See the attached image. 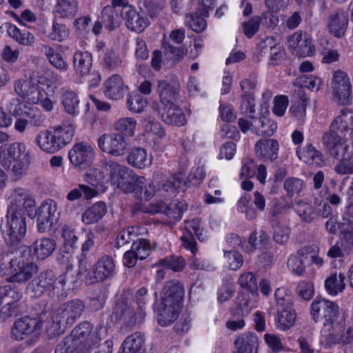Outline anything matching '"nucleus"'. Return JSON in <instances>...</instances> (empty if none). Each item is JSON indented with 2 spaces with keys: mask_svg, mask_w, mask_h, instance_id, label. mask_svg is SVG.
<instances>
[{
  "mask_svg": "<svg viewBox=\"0 0 353 353\" xmlns=\"http://www.w3.org/2000/svg\"><path fill=\"white\" fill-rule=\"evenodd\" d=\"M353 114L350 111L342 110L329 126V130L323 133L322 141L327 148H332L335 155H339L345 148L346 137L352 135Z\"/></svg>",
  "mask_w": 353,
  "mask_h": 353,
  "instance_id": "obj_1",
  "label": "nucleus"
},
{
  "mask_svg": "<svg viewBox=\"0 0 353 353\" xmlns=\"http://www.w3.org/2000/svg\"><path fill=\"white\" fill-rule=\"evenodd\" d=\"M74 134L72 124H64L54 128L52 131H41L36 140L39 147L48 153H54L69 143Z\"/></svg>",
  "mask_w": 353,
  "mask_h": 353,
  "instance_id": "obj_2",
  "label": "nucleus"
},
{
  "mask_svg": "<svg viewBox=\"0 0 353 353\" xmlns=\"http://www.w3.org/2000/svg\"><path fill=\"white\" fill-rule=\"evenodd\" d=\"M43 322L39 317L25 316L17 319L10 330V337L17 341H24L27 347L34 345L40 339Z\"/></svg>",
  "mask_w": 353,
  "mask_h": 353,
  "instance_id": "obj_3",
  "label": "nucleus"
},
{
  "mask_svg": "<svg viewBox=\"0 0 353 353\" xmlns=\"http://www.w3.org/2000/svg\"><path fill=\"white\" fill-rule=\"evenodd\" d=\"M7 226L8 228L7 245L19 248L27 231V223L21 204L12 202L7 213Z\"/></svg>",
  "mask_w": 353,
  "mask_h": 353,
  "instance_id": "obj_4",
  "label": "nucleus"
},
{
  "mask_svg": "<svg viewBox=\"0 0 353 353\" xmlns=\"http://www.w3.org/2000/svg\"><path fill=\"white\" fill-rule=\"evenodd\" d=\"M84 309L85 305L79 299L72 300L61 305L52 317L53 334L54 335L63 334L66 327H71L76 322Z\"/></svg>",
  "mask_w": 353,
  "mask_h": 353,
  "instance_id": "obj_5",
  "label": "nucleus"
},
{
  "mask_svg": "<svg viewBox=\"0 0 353 353\" xmlns=\"http://www.w3.org/2000/svg\"><path fill=\"white\" fill-rule=\"evenodd\" d=\"M65 282V275L57 276L53 270H46L29 283L27 291L32 297L40 298L46 293H54L59 287L63 288Z\"/></svg>",
  "mask_w": 353,
  "mask_h": 353,
  "instance_id": "obj_6",
  "label": "nucleus"
},
{
  "mask_svg": "<svg viewBox=\"0 0 353 353\" xmlns=\"http://www.w3.org/2000/svg\"><path fill=\"white\" fill-rule=\"evenodd\" d=\"M6 152L3 167L14 176H21L30 163L29 150L23 143L14 142L8 145Z\"/></svg>",
  "mask_w": 353,
  "mask_h": 353,
  "instance_id": "obj_7",
  "label": "nucleus"
},
{
  "mask_svg": "<svg viewBox=\"0 0 353 353\" xmlns=\"http://www.w3.org/2000/svg\"><path fill=\"white\" fill-rule=\"evenodd\" d=\"M43 79L40 72L35 70H29L26 75V79H19L14 82V91L27 103L36 104L42 97L39 85L43 83Z\"/></svg>",
  "mask_w": 353,
  "mask_h": 353,
  "instance_id": "obj_8",
  "label": "nucleus"
},
{
  "mask_svg": "<svg viewBox=\"0 0 353 353\" xmlns=\"http://www.w3.org/2000/svg\"><path fill=\"white\" fill-rule=\"evenodd\" d=\"M84 179L87 185H79V188L72 190L67 196V199H79L83 194L85 199H92L99 196L105 192L107 187L103 184V173L98 169H90L85 174Z\"/></svg>",
  "mask_w": 353,
  "mask_h": 353,
  "instance_id": "obj_9",
  "label": "nucleus"
},
{
  "mask_svg": "<svg viewBox=\"0 0 353 353\" xmlns=\"http://www.w3.org/2000/svg\"><path fill=\"white\" fill-rule=\"evenodd\" d=\"M83 271L86 272L85 274L86 285L102 282L114 276L115 271L114 261L111 256L105 254L96 262L92 269L89 271L85 270V266L83 265V263L81 261L79 274H81Z\"/></svg>",
  "mask_w": 353,
  "mask_h": 353,
  "instance_id": "obj_10",
  "label": "nucleus"
},
{
  "mask_svg": "<svg viewBox=\"0 0 353 353\" xmlns=\"http://www.w3.org/2000/svg\"><path fill=\"white\" fill-rule=\"evenodd\" d=\"M310 314L316 323L333 327L339 317V306L333 301L316 297L311 304Z\"/></svg>",
  "mask_w": 353,
  "mask_h": 353,
  "instance_id": "obj_11",
  "label": "nucleus"
},
{
  "mask_svg": "<svg viewBox=\"0 0 353 353\" xmlns=\"http://www.w3.org/2000/svg\"><path fill=\"white\" fill-rule=\"evenodd\" d=\"M163 174L160 171L154 172L151 183L145 187L144 195L146 197H175L179 193L180 179L174 177V181L163 179Z\"/></svg>",
  "mask_w": 353,
  "mask_h": 353,
  "instance_id": "obj_12",
  "label": "nucleus"
},
{
  "mask_svg": "<svg viewBox=\"0 0 353 353\" xmlns=\"http://www.w3.org/2000/svg\"><path fill=\"white\" fill-rule=\"evenodd\" d=\"M107 172L117 187L121 188L125 192H133V187L129 181L134 176V171L125 165H121L113 160H105L103 163Z\"/></svg>",
  "mask_w": 353,
  "mask_h": 353,
  "instance_id": "obj_13",
  "label": "nucleus"
},
{
  "mask_svg": "<svg viewBox=\"0 0 353 353\" xmlns=\"http://www.w3.org/2000/svg\"><path fill=\"white\" fill-rule=\"evenodd\" d=\"M102 329V327H97L95 331L92 332V326L90 322L81 323L72 332L74 345L76 347L85 346L90 349L91 346L96 345L101 340L100 332Z\"/></svg>",
  "mask_w": 353,
  "mask_h": 353,
  "instance_id": "obj_14",
  "label": "nucleus"
},
{
  "mask_svg": "<svg viewBox=\"0 0 353 353\" xmlns=\"http://www.w3.org/2000/svg\"><path fill=\"white\" fill-rule=\"evenodd\" d=\"M332 94L342 105H347L352 100V84L346 72L338 70L333 74L332 81Z\"/></svg>",
  "mask_w": 353,
  "mask_h": 353,
  "instance_id": "obj_15",
  "label": "nucleus"
},
{
  "mask_svg": "<svg viewBox=\"0 0 353 353\" xmlns=\"http://www.w3.org/2000/svg\"><path fill=\"white\" fill-rule=\"evenodd\" d=\"M114 314L117 321L121 322L126 327H133L139 321H142L145 312H136L134 308L125 301L118 302L114 310Z\"/></svg>",
  "mask_w": 353,
  "mask_h": 353,
  "instance_id": "obj_16",
  "label": "nucleus"
},
{
  "mask_svg": "<svg viewBox=\"0 0 353 353\" xmlns=\"http://www.w3.org/2000/svg\"><path fill=\"white\" fill-rule=\"evenodd\" d=\"M25 257L23 253L17 255L12 275L8 278V281L22 283L31 279L38 272L37 265L28 261L24 259Z\"/></svg>",
  "mask_w": 353,
  "mask_h": 353,
  "instance_id": "obj_17",
  "label": "nucleus"
},
{
  "mask_svg": "<svg viewBox=\"0 0 353 353\" xmlns=\"http://www.w3.org/2000/svg\"><path fill=\"white\" fill-rule=\"evenodd\" d=\"M99 148L114 157H119L125 153L127 143L121 134H104L98 140Z\"/></svg>",
  "mask_w": 353,
  "mask_h": 353,
  "instance_id": "obj_18",
  "label": "nucleus"
},
{
  "mask_svg": "<svg viewBox=\"0 0 353 353\" xmlns=\"http://www.w3.org/2000/svg\"><path fill=\"white\" fill-rule=\"evenodd\" d=\"M23 254L24 256H30V250L23 246L19 248L10 247L6 245L0 252V276L12 275L14 265L16 263V256L19 254Z\"/></svg>",
  "mask_w": 353,
  "mask_h": 353,
  "instance_id": "obj_19",
  "label": "nucleus"
},
{
  "mask_svg": "<svg viewBox=\"0 0 353 353\" xmlns=\"http://www.w3.org/2000/svg\"><path fill=\"white\" fill-rule=\"evenodd\" d=\"M288 42L292 53L299 57L311 56L314 50L310 35L301 30H298L289 37Z\"/></svg>",
  "mask_w": 353,
  "mask_h": 353,
  "instance_id": "obj_20",
  "label": "nucleus"
},
{
  "mask_svg": "<svg viewBox=\"0 0 353 353\" xmlns=\"http://www.w3.org/2000/svg\"><path fill=\"white\" fill-rule=\"evenodd\" d=\"M69 159L75 167H88L94 157L93 148L88 143L80 142L74 144L69 152Z\"/></svg>",
  "mask_w": 353,
  "mask_h": 353,
  "instance_id": "obj_21",
  "label": "nucleus"
},
{
  "mask_svg": "<svg viewBox=\"0 0 353 353\" xmlns=\"http://www.w3.org/2000/svg\"><path fill=\"white\" fill-rule=\"evenodd\" d=\"M154 109L161 119L168 125L182 126L186 123L183 110L174 102L168 105H155Z\"/></svg>",
  "mask_w": 353,
  "mask_h": 353,
  "instance_id": "obj_22",
  "label": "nucleus"
},
{
  "mask_svg": "<svg viewBox=\"0 0 353 353\" xmlns=\"http://www.w3.org/2000/svg\"><path fill=\"white\" fill-rule=\"evenodd\" d=\"M200 223V220L197 219L185 221L183 235L181 237L183 247L190 250L194 255L197 252V248L193 233L200 241H203L204 239L202 237V229L201 228Z\"/></svg>",
  "mask_w": 353,
  "mask_h": 353,
  "instance_id": "obj_23",
  "label": "nucleus"
},
{
  "mask_svg": "<svg viewBox=\"0 0 353 353\" xmlns=\"http://www.w3.org/2000/svg\"><path fill=\"white\" fill-rule=\"evenodd\" d=\"M121 17L125 22L126 27L131 31L142 32L149 25L148 17L138 12L135 7H127L124 12H121Z\"/></svg>",
  "mask_w": 353,
  "mask_h": 353,
  "instance_id": "obj_24",
  "label": "nucleus"
},
{
  "mask_svg": "<svg viewBox=\"0 0 353 353\" xmlns=\"http://www.w3.org/2000/svg\"><path fill=\"white\" fill-rule=\"evenodd\" d=\"M348 15L342 10L330 13L327 19V29L334 37L341 39L345 35L348 27Z\"/></svg>",
  "mask_w": 353,
  "mask_h": 353,
  "instance_id": "obj_25",
  "label": "nucleus"
},
{
  "mask_svg": "<svg viewBox=\"0 0 353 353\" xmlns=\"http://www.w3.org/2000/svg\"><path fill=\"white\" fill-rule=\"evenodd\" d=\"M180 85L176 81L159 80L157 85V92L159 95V104L157 105H168L174 102L179 92Z\"/></svg>",
  "mask_w": 353,
  "mask_h": 353,
  "instance_id": "obj_26",
  "label": "nucleus"
},
{
  "mask_svg": "<svg viewBox=\"0 0 353 353\" xmlns=\"http://www.w3.org/2000/svg\"><path fill=\"white\" fill-rule=\"evenodd\" d=\"M128 90L122 78L118 74H113L104 83L103 92L105 97L112 100L123 98Z\"/></svg>",
  "mask_w": 353,
  "mask_h": 353,
  "instance_id": "obj_27",
  "label": "nucleus"
},
{
  "mask_svg": "<svg viewBox=\"0 0 353 353\" xmlns=\"http://www.w3.org/2000/svg\"><path fill=\"white\" fill-rule=\"evenodd\" d=\"M279 148V142L274 139H260L255 144L256 156L271 162L277 159Z\"/></svg>",
  "mask_w": 353,
  "mask_h": 353,
  "instance_id": "obj_28",
  "label": "nucleus"
},
{
  "mask_svg": "<svg viewBox=\"0 0 353 353\" xmlns=\"http://www.w3.org/2000/svg\"><path fill=\"white\" fill-rule=\"evenodd\" d=\"M72 66L75 74L85 78L90 74L92 66V54L87 51H77L72 57Z\"/></svg>",
  "mask_w": 353,
  "mask_h": 353,
  "instance_id": "obj_29",
  "label": "nucleus"
},
{
  "mask_svg": "<svg viewBox=\"0 0 353 353\" xmlns=\"http://www.w3.org/2000/svg\"><path fill=\"white\" fill-rule=\"evenodd\" d=\"M184 296V288L176 281H169L165 284L162 291L161 300L169 304L180 305Z\"/></svg>",
  "mask_w": 353,
  "mask_h": 353,
  "instance_id": "obj_30",
  "label": "nucleus"
},
{
  "mask_svg": "<svg viewBox=\"0 0 353 353\" xmlns=\"http://www.w3.org/2000/svg\"><path fill=\"white\" fill-rule=\"evenodd\" d=\"M22 298V293L15 288L11 285H5L0 288V302L2 303L3 301L7 302L6 305L2 308L3 312L7 316H10L13 314L12 311L10 310L12 304L19 301Z\"/></svg>",
  "mask_w": 353,
  "mask_h": 353,
  "instance_id": "obj_31",
  "label": "nucleus"
},
{
  "mask_svg": "<svg viewBox=\"0 0 353 353\" xmlns=\"http://www.w3.org/2000/svg\"><path fill=\"white\" fill-rule=\"evenodd\" d=\"M180 305L169 304L161 300V307L157 312V321L161 326L172 324L178 317Z\"/></svg>",
  "mask_w": 353,
  "mask_h": 353,
  "instance_id": "obj_32",
  "label": "nucleus"
},
{
  "mask_svg": "<svg viewBox=\"0 0 353 353\" xmlns=\"http://www.w3.org/2000/svg\"><path fill=\"white\" fill-rule=\"evenodd\" d=\"M127 161L133 168L143 169L151 165L152 157L148 154L145 149L135 148L128 155Z\"/></svg>",
  "mask_w": 353,
  "mask_h": 353,
  "instance_id": "obj_33",
  "label": "nucleus"
},
{
  "mask_svg": "<svg viewBox=\"0 0 353 353\" xmlns=\"http://www.w3.org/2000/svg\"><path fill=\"white\" fill-rule=\"evenodd\" d=\"M144 344V334L136 332L125 339L122 343V351L119 353H143Z\"/></svg>",
  "mask_w": 353,
  "mask_h": 353,
  "instance_id": "obj_34",
  "label": "nucleus"
},
{
  "mask_svg": "<svg viewBox=\"0 0 353 353\" xmlns=\"http://www.w3.org/2000/svg\"><path fill=\"white\" fill-rule=\"evenodd\" d=\"M208 12H205V8L201 11L187 13L185 15V25L192 31L200 33L207 28V21L205 17H208Z\"/></svg>",
  "mask_w": 353,
  "mask_h": 353,
  "instance_id": "obj_35",
  "label": "nucleus"
},
{
  "mask_svg": "<svg viewBox=\"0 0 353 353\" xmlns=\"http://www.w3.org/2000/svg\"><path fill=\"white\" fill-rule=\"evenodd\" d=\"M234 345L235 353H257L258 338L255 334L246 333L236 339Z\"/></svg>",
  "mask_w": 353,
  "mask_h": 353,
  "instance_id": "obj_36",
  "label": "nucleus"
},
{
  "mask_svg": "<svg viewBox=\"0 0 353 353\" xmlns=\"http://www.w3.org/2000/svg\"><path fill=\"white\" fill-rule=\"evenodd\" d=\"M296 313L294 310L291 307L290 304L288 305V307L285 305L277 308V315L275 321L277 327L280 329L283 330L290 329L294 325Z\"/></svg>",
  "mask_w": 353,
  "mask_h": 353,
  "instance_id": "obj_37",
  "label": "nucleus"
},
{
  "mask_svg": "<svg viewBox=\"0 0 353 353\" xmlns=\"http://www.w3.org/2000/svg\"><path fill=\"white\" fill-rule=\"evenodd\" d=\"M106 212V204L103 201H99L83 213L82 221L87 225L97 223Z\"/></svg>",
  "mask_w": 353,
  "mask_h": 353,
  "instance_id": "obj_38",
  "label": "nucleus"
},
{
  "mask_svg": "<svg viewBox=\"0 0 353 353\" xmlns=\"http://www.w3.org/2000/svg\"><path fill=\"white\" fill-rule=\"evenodd\" d=\"M292 206L299 216L307 223H311L316 217L314 201L312 203L304 200H295Z\"/></svg>",
  "mask_w": 353,
  "mask_h": 353,
  "instance_id": "obj_39",
  "label": "nucleus"
},
{
  "mask_svg": "<svg viewBox=\"0 0 353 353\" xmlns=\"http://www.w3.org/2000/svg\"><path fill=\"white\" fill-rule=\"evenodd\" d=\"M296 154L299 159L309 165H321L323 159L320 151L316 150L311 144H307L303 150L297 148Z\"/></svg>",
  "mask_w": 353,
  "mask_h": 353,
  "instance_id": "obj_40",
  "label": "nucleus"
},
{
  "mask_svg": "<svg viewBox=\"0 0 353 353\" xmlns=\"http://www.w3.org/2000/svg\"><path fill=\"white\" fill-rule=\"evenodd\" d=\"M265 205V200H239L237 209L245 213L247 219H253L256 216L257 210H263Z\"/></svg>",
  "mask_w": 353,
  "mask_h": 353,
  "instance_id": "obj_41",
  "label": "nucleus"
},
{
  "mask_svg": "<svg viewBox=\"0 0 353 353\" xmlns=\"http://www.w3.org/2000/svg\"><path fill=\"white\" fill-rule=\"evenodd\" d=\"M56 241L51 238H41L34 243V254L39 260L49 257L56 249Z\"/></svg>",
  "mask_w": 353,
  "mask_h": 353,
  "instance_id": "obj_42",
  "label": "nucleus"
},
{
  "mask_svg": "<svg viewBox=\"0 0 353 353\" xmlns=\"http://www.w3.org/2000/svg\"><path fill=\"white\" fill-rule=\"evenodd\" d=\"M252 125V130H254L257 134L263 137H271L277 128L276 122L265 117H261L259 119H254Z\"/></svg>",
  "mask_w": 353,
  "mask_h": 353,
  "instance_id": "obj_43",
  "label": "nucleus"
},
{
  "mask_svg": "<svg viewBox=\"0 0 353 353\" xmlns=\"http://www.w3.org/2000/svg\"><path fill=\"white\" fill-rule=\"evenodd\" d=\"M61 103L65 112L75 115L79 112V99L77 94L68 89H61Z\"/></svg>",
  "mask_w": 353,
  "mask_h": 353,
  "instance_id": "obj_44",
  "label": "nucleus"
},
{
  "mask_svg": "<svg viewBox=\"0 0 353 353\" xmlns=\"http://www.w3.org/2000/svg\"><path fill=\"white\" fill-rule=\"evenodd\" d=\"M297 96H294V101L290 108V112L292 115L298 120H303L305 117L306 108H307V97L305 94V91L301 88L295 90Z\"/></svg>",
  "mask_w": 353,
  "mask_h": 353,
  "instance_id": "obj_45",
  "label": "nucleus"
},
{
  "mask_svg": "<svg viewBox=\"0 0 353 353\" xmlns=\"http://www.w3.org/2000/svg\"><path fill=\"white\" fill-rule=\"evenodd\" d=\"M269 240L270 237L265 232L261 230L258 234L256 231H254L250 235L244 251L253 252L256 249L265 248L269 243Z\"/></svg>",
  "mask_w": 353,
  "mask_h": 353,
  "instance_id": "obj_46",
  "label": "nucleus"
},
{
  "mask_svg": "<svg viewBox=\"0 0 353 353\" xmlns=\"http://www.w3.org/2000/svg\"><path fill=\"white\" fill-rule=\"evenodd\" d=\"M188 208L185 200H172L169 204H164L163 211L165 215L174 221L181 219L183 212Z\"/></svg>",
  "mask_w": 353,
  "mask_h": 353,
  "instance_id": "obj_47",
  "label": "nucleus"
},
{
  "mask_svg": "<svg viewBox=\"0 0 353 353\" xmlns=\"http://www.w3.org/2000/svg\"><path fill=\"white\" fill-rule=\"evenodd\" d=\"M78 10L77 0H57L55 12L61 18L74 16Z\"/></svg>",
  "mask_w": 353,
  "mask_h": 353,
  "instance_id": "obj_48",
  "label": "nucleus"
},
{
  "mask_svg": "<svg viewBox=\"0 0 353 353\" xmlns=\"http://www.w3.org/2000/svg\"><path fill=\"white\" fill-rule=\"evenodd\" d=\"M101 19L104 27L110 31L114 30L120 25L117 12L112 6H108L102 10Z\"/></svg>",
  "mask_w": 353,
  "mask_h": 353,
  "instance_id": "obj_49",
  "label": "nucleus"
},
{
  "mask_svg": "<svg viewBox=\"0 0 353 353\" xmlns=\"http://www.w3.org/2000/svg\"><path fill=\"white\" fill-rule=\"evenodd\" d=\"M57 206L54 200H44L41 202L38 208L37 218H43L48 219H58Z\"/></svg>",
  "mask_w": 353,
  "mask_h": 353,
  "instance_id": "obj_50",
  "label": "nucleus"
},
{
  "mask_svg": "<svg viewBox=\"0 0 353 353\" xmlns=\"http://www.w3.org/2000/svg\"><path fill=\"white\" fill-rule=\"evenodd\" d=\"M69 28L63 23H58L56 19L53 20L51 28L45 31L46 36L52 41L61 42L69 36Z\"/></svg>",
  "mask_w": 353,
  "mask_h": 353,
  "instance_id": "obj_51",
  "label": "nucleus"
},
{
  "mask_svg": "<svg viewBox=\"0 0 353 353\" xmlns=\"http://www.w3.org/2000/svg\"><path fill=\"white\" fill-rule=\"evenodd\" d=\"M345 276L340 273L339 276L336 274H332L325 281V288L330 294L336 295L338 292H342L345 287Z\"/></svg>",
  "mask_w": 353,
  "mask_h": 353,
  "instance_id": "obj_52",
  "label": "nucleus"
},
{
  "mask_svg": "<svg viewBox=\"0 0 353 353\" xmlns=\"http://www.w3.org/2000/svg\"><path fill=\"white\" fill-rule=\"evenodd\" d=\"M156 265L162 266L174 272H181L185 266V261L181 256L172 255L160 259Z\"/></svg>",
  "mask_w": 353,
  "mask_h": 353,
  "instance_id": "obj_53",
  "label": "nucleus"
},
{
  "mask_svg": "<svg viewBox=\"0 0 353 353\" xmlns=\"http://www.w3.org/2000/svg\"><path fill=\"white\" fill-rule=\"evenodd\" d=\"M122 60L119 54L112 48H107L102 59L103 66L109 70H114L121 65Z\"/></svg>",
  "mask_w": 353,
  "mask_h": 353,
  "instance_id": "obj_54",
  "label": "nucleus"
},
{
  "mask_svg": "<svg viewBox=\"0 0 353 353\" xmlns=\"http://www.w3.org/2000/svg\"><path fill=\"white\" fill-rule=\"evenodd\" d=\"M305 188L304 181L299 178L290 177L284 182V188L289 196H299Z\"/></svg>",
  "mask_w": 353,
  "mask_h": 353,
  "instance_id": "obj_55",
  "label": "nucleus"
},
{
  "mask_svg": "<svg viewBox=\"0 0 353 353\" xmlns=\"http://www.w3.org/2000/svg\"><path fill=\"white\" fill-rule=\"evenodd\" d=\"M136 123L132 118H121L115 122L114 127L116 130L131 137L134 134Z\"/></svg>",
  "mask_w": 353,
  "mask_h": 353,
  "instance_id": "obj_56",
  "label": "nucleus"
},
{
  "mask_svg": "<svg viewBox=\"0 0 353 353\" xmlns=\"http://www.w3.org/2000/svg\"><path fill=\"white\" fill-rule=\"evenodd\" d=\"M239 285L248 290L252 295L257 294L258 288L255 276L252 272H245L239 278Z\"/></svg>",
  "mask_w": 353,
  "mask_h": 353,
  "instance_id": "obj_57",
  "label": "nucleus"
},
{
  "mask_svg": "<svg viewBox=\"0 0 353 353\" xmlns=\"http://www.w3.org/2000/svg\"><path fill=\"white\" fill-rule=\"evenodd\" d=\"M307 262L305 254H299L298 251L296 256L288 259V266L296 274L301 276L305 272V264Z\"/></svg>",
  "mask_w": 353,
  "mask_h": 353,
  "instance_id": "obj_58",
  "label": "nucleus"
},
{
  "mask_svg": "<svg viewBox=\"0 0 353 353\" xmlns=\"http://www.w3.org/2000/svg\"><path fill=\"white\" fill-rule=\"evenodd\" d=\"M132 249L134 251L138 259L143 260L149 255V252L152 250V247L148 240L141 239L137 241L133 242Z\"/></svg>",
  "mask_w": 353,
  "mask_h": 353,
  "instance_id": "obj_59",
  "label": "nucleus"
},
{
  "mask_svg": "<svg viewBox=\"0 0 353 353\" xmlns=\"http://www.w3.org/2000/svg\"><path fill=\"white\" fill-rule=\"evenodd\" d=\"M5 105L6 110L14 117L23 116L28 108L19 98L14 97L8 99Z\"/></svg>",
  "mask_w": 353,
  "mask_h": 353,
  "instance_id": "obj_60",
  "label": "nucleus"
},
{
  "mask_svg": "<svg viewBox=\"0 0 353 353\" xmlns=\"http://www.w3.org/2000/svg\"><path fill=\"white\" fill-rule=\"evenodd\" d=\"M320 200L319 202L314 201L315 210L317 216L327 217L332 213V208L330 205H336L340 203V200Z\"/></svg>",
  "mask_w": 353,
  "mask_h": 353,
  "instance_id": "obj_61",
  "label": "nucleus"
},
{
  "mask_svg": "<svg viewBox=\"0 0 353 353\" xmlns=\"http://www.w3.org/2000/svg\"><path fill=\"white\" fill-rule=\"evenodd\" d=\"M224 259L228 267L232 270L239 269L243 263L242 255L236 250H230L224 252Z\"/></svg>",
  "mask_w": 353,
  "mask_h": 353,
  "instance_id": "obj_62",
  "label": "nucleus"
},
{
  "mask_svg": "<svg viewBox=\"0 0 353 353\" xmlns=\"http://www.w3.org/2000/svg\"><path fill=\"white\" fill-rule=\"evenodd\" d=\"M128 109L136 113L141 112L147 105V101L141 95H130L127 100Z\"/></svg>",
  "mask_w": 353,
  "mask_h": 353,
  "instance_id": "obj_63",
  "label": "nucleus"
},
{
  "mask_svg": "<svg viewBox=\"0 0 353 353\" xmlns=\"http://www.w3.org/2000/svg\"><path fill=\"white\" fill-rule=\"evenodd\" d=\"M258 19L260 24L270 30H274L279 22V17L271 11L263 12Z\"/></svg>",
  "mask_w": 353,
  "mask_h": 353,
  "instance_id": "obj_64",
  "label": "nucleus"
}]
</instances>
